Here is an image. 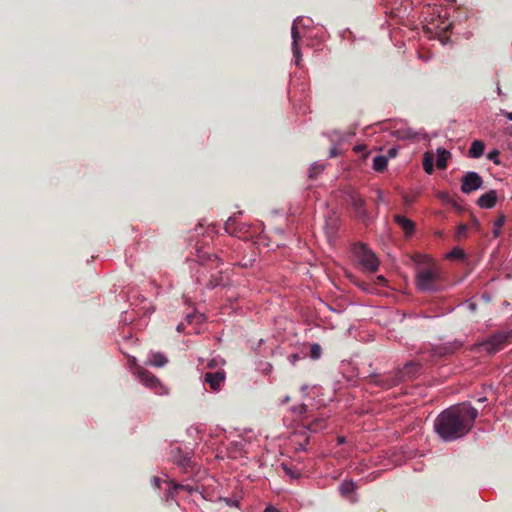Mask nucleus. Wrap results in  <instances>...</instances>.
I'll list each match as a JSON object with an SVG mask.
<instances>
[{
    "label": "nucleus",
    "mask_w": 512,
    "mask_h": 512,
    "mask_svg": "<svg viewBox=\"0 0 512 512\" xmlns=\"http://www.w3.org/2000/svg\"><path fill=\"white\" fill-rule=\"evenodd\" d=\"M477 417L478 410L463 402L442 411L434 421V429L441 439L451 442L468 434Z\"/></svg>",
    "instance_id": "obj_1"
},
{
    "label": "nucleus",
    "mask_w": 512,
    "mask_h": 512,
    "mask_svg": "<svg viewBox=\"0 0 512 512\" xmlns=\"http://www.w3.org/2000/svg\"><path fill=\"white\" fill-rule=\"evenodd\" d=\"M440 281V268L432 260L425 257L416 270L417 288L423 292H436L439 290Z\"/></svg>",
    "instance_id": "obj_2"
},
{
    "label": "nucleus",
    "mask_w": 512,
    "mask_h": 512,
    "mask_svg": "<svg viewBox=\"0 0 512 512\" xmlns=\"http://www.w3.org/2000/svg\"><path fill=\"white\" fill-rule=\"evenodd\" d=\"M511 342L512 330H501L493 333L487 339L478 343L477 346L489 355H494Z\"/></svg>",
    "instance_id": "obj_3"
},
{
    "label": "nucleus",
    "mask_w": 512,
    "mask_h": 512,
    "mask_svg": "<svg viewBox=\"0 0 512 512\" xmlns=\"http://www.w3.org/2000/svg\"><path fill=\"white\" fill-rule=\"evenodd\" d=\"M355 254L357 255L364 270L368 272L377 271L379 261L376 255L365 244L357 245L355 247Z\"/></svg>",
    "instance_id": "obj_4"
},
{
    "label": "nucleus",
    "mask_w": 512,
    "mask_h": 512,
    "mask_svg": "<svg viewBox=\"0 0 512 512\" xmlns=\"http://www.w3.org/2000/svg\"><path fill=\"white\" fill-rule=\"evenodd\" d=\"M483 185L482 177L474 171H469L461 178V191L464 194H470L480 189Z\"/></svg>",
    "instance_id": "obj_5"
},
{
    "label": "nucleus",
    "mask_w": 512,
    "mask_h": 512,
    "mask_svg": "<svg viewBox=\"0 0 512 512\" xmlns=\"http://www.w3.org/2000/svg\"><path fill=\"white\" fill-rule=\"evenodd\" d=\"M401 375L394 374H371L369 382L383 389H390L401 382Z\"/></svg>",
    "instance_id": "obj_6"
},
{
    "label": "nucleus",
    "mask_w": 512,
    "mask_h": 512,
    "mask_svg": "<svg viewBox=\"0 0 512 512\" xmlns=\"http://www.w3.org/2000/svg\"><path fill=\"white\" fill-rule=\"evenodd\" d=\"M225 378L226 375L223 370H218L216 372H207L204 375L205 382L209 384L210 388L214 391L220 389L221 385L225 381Z\"/></svg>",
    "instance_id": "obj_7"
},
{
    "label": "nucleus",
    "mask_w": 512,
    "mask_h": 512,
    "mask_svg": "<svg viewBox=\"0 0 512 512\" xmlns=\"http://www.w3.org/2000/svg\"><path fill=\"white\" fill-rule=\"evenodd\" d=\"M135 373L140 382L147 387L156 388L160 384L158 378L155 375L142 367H137Z\"/></svg>",
    "instance_id": "obj_8"
},
{
    "label": "nucleus",
    "mask_w": 512,
    "mask_h": 512,
    "mask_svg": "<svg viewBox=\"0 0 512 512\" xmlns=\"http://www.w3.org/2000/svg\"><path fill=\"white\" fill-rule=\"evenodd\" d=\"M350 203L354 209L356 217L364 220L367 216L365 200L359 194L354 193L350 195Z\"/></svg>",
    "instance_id": "obj_9"
},
{
    "label": "nucleus",
    "mask_w": 512,
    "mask_h": 512,
    "mask_svg": "<svg viewBox=\"0 0 512 512\" xmlns=\"http://www.w3.org/2000/svg\"><path fill=\"white\" fill-rule=\"evenodd\" d=\"M171 458L174 463H176L178 466L184 469L191 467L192 465L189 453L182 451L178 447L171 450Z\"/></svg>",
    "instance_id": "obj_10"
},
{
    "label": "nucleus",
    "mask_w": 512,
    "mask_h": 512,
    "mask_svg": "<svg viewBox=\"0 0 512 512\" xmlns=\"http://www.w3.org/2000/svg\"><path fill=\"white\" fill-rule=\"evenodd\" d=\"M420 369V364L415 362H408L402 369L395 372V375H401V382L413 378Z\"/></svg>",
    "instance_id": "obj_11"
},
{
    "label": "nucleus",
    "mask_w": 512,
    "mask_h": 512,
    "mask_svg": "<svg viewBox=\"0 0 512 512\" xmlns=\"http://www.w3.org/2000/svg\"><path fill=\"white\" fill-rule=\"evenodd\" d=\"M394 221L403 230L406 237H410L415 231V224L412 220L405 216L396 214L394 215Z\"/></svg>",
    "instance_id": "obj_12"
},
{
    "label": "nucleus",
    "mask_w": 512,
    "mask_h": 512,
    "mask_svg": "<svg viewBox=\"0 0 512 512\" xmlns=\"http://www.w3.org/2000/svg\"><path fill=\"white\" fill-rule=\"evenodd\" d=\"M496 202L497 192L495 190H490L489 192L481 195L477 200L478 206L485 209L493 208Z\"/></svg>",
    "instance_id": "obj_13"
},
{
    "label": "nucleus",
    "mask_w": 512,
    "mask_h": 512,
    "mask_svg": "<svg viewBox=\"0 0 512 512\" xmlns=\"http://www.w3.org/2000/svg\"><path fill=\"white\" fill-rule=\"evenodd\" d=\"M485 150V144L481 140H474L468 151V155L471 158H480Z\"/></svg>",
    "instance_id": "obj_14"
},
{
    "label": "nucleus",
    "mask_w": 512,
    "mask_h": 512,
    "mask_svg": "<svg viewBox=\"0 0 512 512\" xmlns=\"http://www.w3.org/2000/svg\"><path fill=\"white\" fill-rule=\"evenodd\" d=\"M450 157H451V154L449 151H447L443 148H438L437 149V161H436L437 168L441 169V170L446 169L447 163H448V160Z\"/></svg>",
    "instance_id": "obj_15"
},
{
    "label": "nucleus",
    "mask_w": 512,
    "mask_h": 512,
    "mask_svg": "<svg viewBox=\"0 0 512 512\" xmlns=\"http://www.w3.org/2000/svg\"><path fill=\"white\" fill-rule=\"evenodd\" d=\"M292 39H293V54L296 57V64H299V56H300V49L298 47V39H299V31L296 25L292 26L291 29Z\"/></svg>",
    "instance_id": "obj_16"
},
{
    "label": "nucleus",
    "mask_w": 512,
    "mask_h": 512,
    "mask_svg": "<svg viewBox=\"0 0 512 512\" xmlns=\"http://www.w3.org/2000/svg\"><path fill=\"white\" fill-rule=\"evenodd\" d=\"M388 164L387 157L384 155H378L373 158V169L377 172H383Z\"/></svg>",
    "instance_id": "obj_17"
},
{
    "label": "nucleus",
    "mask_w": 512,
    "mask_h": 512,
    "mask_svg": "<svg viewBox=\"0 0 512 512\" xmlns=\"http://www.w3.org/2000/svg\"><path fill=\"white\" fill-rule=\"evenodd\" d=\"M506 222V216L504 214H500L497 219L493 223V237L498 238L501 235V229Z\"/></svg>",
    "instance_id": "obj_18"
},
{
    "label": "nucleus",
    "mask_w": 512,
    "mask_h": 512,
    "mask_svg": "<svg viewBox=\"0 0 512 512\" xmlns=\"http://www.w3.org/2000/svg\"><path fill=\"white\" fill-rule=\"evenodd\" d=\"M167 363V358L161 353H154L149 360V364L154 367H162Z\"/></svg>",
    "instance_id": "obj_19"
},
{
    "label": "nucleus",
    "mask_w": 512,
    "mask_h": 512,
    "mask_svg": "<svg viewBox=\"0 0 512 512\" xmlns=\"http://www.w3.org/2000/svg\"><path fill=\"white\" fill-rule=\"evenodd\" d=\"M423 169L427 174H432L434 171L433 157L428 154L425 155L423 160Z\"/></svg>",
    "instance_id": "obj_20"
},
{
    "label": "nucleus",
    "mask_w": 512,
    "mask_h": 512,
    "mask_svg": "<svg viewBox=\"0 0 512 512\" xmlns=\"http://www.w3.org/2000/svg\"><path fill=\"white\" fill-rule=\"evenodd\" d=\"M465 256L464 251L460 248H453L448 254L447 258L451 260H461Z\"/></svg>",
    "instance_id": "obj_21"
},
{
    "label": "nucleus",
    "mask_w": 512,
    "mask_h": 512,
    "mask_svg": "<svg viewBox=\"0 0 512 512\" xmlns=\"http://www.w3.org/2000/svg\"><path fill=\"white\" fill-rule=\"evenodd\" d=\"M340 490L344 495L350 494L355 490V484L352 481H344L340 486Z\"/></svg>",
    "instance_id": "obj_22"
},
{
    "label": "nucleus",
    "mask_w": 512,
    "mask_h": 512,
    "mask_svg": "<svg viewBox=\"0 0 512 512\" xmlns=\"http://www.w3.org/2000/svg\"><path fill=\"white\" fill-rule=\"evenodd\" d=\"M324 169L322 164L314 163L309 169V178L315 179Z\"/></svg>",
    "instance_id": "obj_23"
},
{
    "label": "nucleus",
    "mask_w": 512,
    "mask_h": 512,
    "mask_svg": "<svg viewBox=\"0 0 512 512\" xmlns=\"http://www.w3.org/2000/svg\"><path fill=\"white\" fill-rule=\"evenodd\" d=\"M235 224H236V221H235V218L234 217H230L225 225H224V229L227 233L231 234V235H235L236 234V227H235Z\"/></svg>",
    "instance_id": "obj_24"
},
{
    "label": "nucleus",
    "mask_w": 512,
    "mask_h": 512,
    "mask_svg": "<svg viewBox=\"0 0 512 512\" xmlns=\"http://www.w3.org/2000/svg\"><path fill=\"white\" fill-rule=\"evenodd\" d=\"M321 354H322L321 346L319 344H317V343L312 344L311 348H310V356H311V358L318 359V358H320Z\"/></svg>",
    "instance_id": "obj_25"
},
{
    "label": "nucleus",
    "mask_w": 512,
    "mask_h": 512,
    "mask_svg": "<svg viewBox=\"0 0 512 512\" xmlns=\"http://www.w3.org/2000/svg\"><path fill=\"white\" fill-rule=\"evenodd\" d=\"M467 230H468L467 225H465V224L459 225L457 228V231H456V235H455L456 239L461 240V239L465 238L467 236Z\"/></svg>",
    "instance_id": "obj_26"
},
{
    "label": "nucleus",
    "mask_w": 512,
    "mask_h": 512,
    "mask_svg": "<svg viewBox=\"0 0 512 512\" xmlns=\"http://www.w3.org/2000/svg\"><path fill=\"white\" fill-rule=\"evenodd\" d=\"M220 280H221V277L218 276V275H211L208 283L206 284V286L210 289H214L215 287H217L218 285H220Z\"/></svg>",
    "instance_id": "obj_27"
},
{
    "label": "nucleus",
    "mask_w": 512,
    "mask_h": 512,
    "mask_svg": "<svg viewBox=\"0 0 512 512\" xmlns=\"http://www.w3.org/2000/svg\"><path fill=\"white\" fill-rule=\"evenodd\" d=\"M281 468L283 469L284 473L291 478H298L299 473L294 472L287 464L282 463Z\"/></svg>",
    "instance_id": "obj_28"
},
{
    "label": "nucleus",
    "mask_w": 512,
    "mask_h": 512,
    "mask_svg": "<svg viewBox=\"0 0 512 512\" xmlns=\"http://www.w3.org/2000/svg\"><path fill=\"white\" fill-rule=\"evenodd\" d=\"M499 154L500 152L497 149H494L488 153L487 158L498 165L500 164Z\"/></svg>",
    "instance_id": "obj_29"
},
{
    "label": "nucleus",
    "mask_w": 512,
    "mask_h": 512,
    "mask_svg": "<svg viewBox=\"0 0 512 512\" xmlns=\"http://www.w3.org/2000/svg\"><path fill=\"white\" fill-rule=\"evenodd\" d=\"M397 154H398V149L396 147H392L388 150L386 157H387V159L394 158L397 156Z\"/></svg>",
    "instance_id": "obj_30"
},
{
    "label": "nucleus",
    "mask_w": 512,
    "mask_h": 512,
    "mask_svg": "<svg viewBox=\"0 0 512 512\" xmlns=\"http://www.w3.org/2000/svg\"><path fill=\"white\" fill-rule=\"evenodd\" d=\"M312 425L314 426L313 430L325 428V423L323 420H317Z\"/></svg>",
    "instance_id": "obj_31"
},
{
    "label": "nucleus",
    "mask_w": 512,
    "mask_h": 512,
    "mask_svg": "<svg viewBox=\"0 0 512 512\" xmlns=\"http://www.w3.org/2000/svg\"><path fill=\"white\" fill-rule=\"evenodd\" d=\"M386 282H387V280L385 279L384 276H382V275L377 276L376 283L378 285L384 286V285H386Z\"/></svg>",
    "instance_id": "obj_32"
},
{
    "label": "nucleus",
    "mask_w": 512,
    "mask_h": 512,
    "mask_svg": "<svg viewBox=\"0 0 512 512\" xmlns=\"http://www.w3.org/2000/svg\"><path fill=\"white\" fill-rule=\"evenodd\" d=\"M264 512H280V511L278 509H276L275 507L270 506V507H267Z\"/></svg>",
    "instance_id": "obj_33"
},
{
    "label": "nucleus",
    "mask_w": 512,
    "mask_h": 512,
    "mask_svg": "<svg viewBox=\"0 0 512 512\" xmlns=\"http://www.w3.org/2000/svg\"><path fill=\"white\" fill-rule=\"evenodd\" d=\"M377 199L378 201H383V193L381 190L377 191Z\"/></svg>",
    "instance_id": "obj_34"
},
{
    "label": "nucleus",
    "mask_w": 512,
    "mask_h": 512,
    "mask_svg": "<svg viewBox=\"0 0 512 512\" xmlns=\"http://www.w3.org/2000/svg\"><path fill=\"white\" fill-rule=\"evenodd\" d=\"M213 258V261H216L217 263L219 262V259L216 255H212L211 257H209V260H212Z\"/></svg>",
    "instance_id": "obj_35"
},
{
    "label": "nucleus",
    "mask_w": 512,
    "mask_h": 512,
    "mask_svg": "<svg viewBox=\"0 0 512 512\" xmlns=\"http://www.w3.org/2000/svg\"><path fill=\"white\" fill-rule=\"evenodd\" d=\"M192 317H193V316H192V315H190V314H189V315H187V317H186V318H187V321H188V322H191V321H192Z\"/></svg>",
    "instance_id": "obj_36"
},
{
    "label": "nucleus",
    "mask_w": 512,
    "mask_h": 512,
    "mask_svg": "<svg viewBox=\"0 0 512 512\" xmlns=\"http://www.w3.org/2000/svg\"><path fill=\"white\" fill-rule=\"evenodd\" d=\"M214 362H215L214 360H212L211 362H209L208 367H210V368L214 367Z\"/></svg>",
    "instance_id": "obj_37"
},
{
    "label": "nucleus",
    "mask_w": 512,
    "mask_h": 512,
    "mask_svg": "<svg viewBox=\"0 0 512 512\" xmlns=\"http://www.w3.org/2000/svg\"><path fill=\"white\" fill-rule=\"evenodd\" d=\"M330 155H331L332 157L336 155L335 149H332V150H331Z\"/></svg>",
    "instance_id": "obj_38"
},
{
    "label": "nucleus",
    "mask_w": 512,
    "mask_h": 512,
    "mask_svg": "<svg viewBox=\"0 0 512 512\" xmlns=\"http://www.w3.org/2000/svg\"><path fill=\"white\" fill-rule=\"evenodd\" d=\"M484 401H486V398H485V397H483V398H479V399H478V402H480V403H483Z\"/></svg>",
    "instance_id": "obj_39"
},
{
    "label": "nucleus",
    "mask_w": 512,
    "mask_h": 512,
    "mask_svg": "<svg viewBox=\"0 0 512 512\" xmlns=\"http://www.w3.org/2000/svg\"><path fill=\"white\" fill-rule=\"evenodd\" d=\"M182 329H183L182 324H179V325L177 326V330H178V331H181Z\"/></svg>",
    "instance_id": "obj_40"
},
{
    "label": "nucleus",
    "mask_w": 512,
    "mask_h": 512,
    "mask_svg": "<svg viewBox=\"0 0 512 512\" xmlns=\"http://www.w3.org/2000/svg\"><path fill=\"white\" fill-rule=\"evenodd\" d=\"M508 117H509V119H511V120H512V114H510Z\"/></svg>",
    "instance_id": "obj_41"
}]
</instances>
